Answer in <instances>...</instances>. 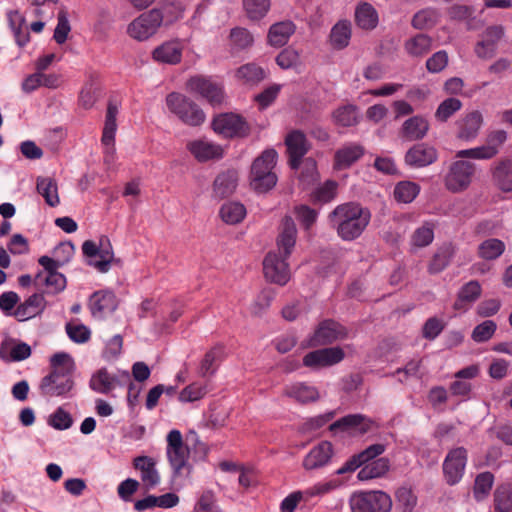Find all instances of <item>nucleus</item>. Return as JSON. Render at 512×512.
<instances>
[{
  "label": "nucleus",
  "instance_id": "1",
  "mask_svg": "<svg viewBox=\"0 0 512 512\" xmlns=\"http://www.w3.org/2000/svg\"><path fill=\"white\" fill-rule=\"evenodd\" d=\"M371 219L369 209L355 202H347L336 206L328 215L329 225L344 241L359 238Z\"/></svg>",
  "mask_w": 512,
  "mask_h": 512
},
{
  "label": "nucleus",
  "instance_id": "2",
  "mask_svg": "<svg viewBox=\"0 0 512 512\" xmlns=\"http://www.w3.org/2000/svg\"><path fill=\"white\" fill-rule=\"evenodd\" d=\"M50 367L49 374L39 383L40 394L45 398L67 397L74 387L72 357L65 352L55 353L50 358Z\"/></svg>",
  "mask_w": 512,
  "mask_h": 512
},
{
  "label": "nucleus",
  "instance_id": "3",
  "mask_svg": "<svg viewBox=\"0 0 512 512\" xmlns=\"http://www.w3.org/2000/svg\"><path fill=\"white\" fill-rule=\"evenodd\" d=\"M166 106L183 123L199 126L205 121V113L191 99L183 94L172 92L166 96Z\"/></svg>",
  "mask_w": 512,
  "mask_h": 512
},
{
  "label": "nucleus",
  "instance_id": "4",
  "mask_svg": "<svg viewBox=\"0 0 512 512\" xmlns=\"http://www.w3.org/2000/svg\"><path fill=\"white\" fill-rule=\"evenodd\" d=\"M392 499L381 490L354 492L349 499L352 512H390Z\"/></svg>",
  "mask_w": 512,
  "mask_h": 512
},
{
  "label": "nucleus",
  "instance_id": "5",
  "mask_svg": "<svg viewBox=\"0 0 512 512\" xmlns=\"http://www.w3.org/2000/svg\"><path fill=\"white\" fill-rule=\"evenodd\" d=\"M186 90L199 95L213 107L220 106L225 101L223 85L211 77L203 75L190 77L186 82Z\"/></svg>",
  "mask_w": 512,
  "mask_h": 512
},
{
  "label": "nucleus",
  "instance_id": "6",
  "mask_svg": "<svg viewBox=\"0 0 512 512\" xmlns=\"http://www.w3.org/2000/svg\"><path fill=\"white\" fill-rule=\"evenodd\" d=\"M166 456L175 476L182 475L188 468L190 450L184 444L182 434L179 430H171L167 436Z\"/></svg>",
  "mask_w": 512,
  "mask_h": 512
},
{
  "label": "nucleus",
  "instance_id": "7",
  "mask_svg": "<svg viewBox=\"0 0 512 512\" xmlns=\"http://www.w3.org/2000/svg\"><path fill=\"white\" fill-rule=\"evenodd\" d=\"M164 20L163 13L158 9H152L142 13L127 27L130 37L138 41L147 40L154 35Z\"/></svg>",
  "mask_w": 512,
  "mask_h": 512
},
{
  "label": "nucleus",
  "instance_id": "8",
  "mask_svg": "<svg viewBox=\"0 0 512 512\" xmlns=\"http://www.w3.org/2000/svg\"><path fill=\"white\" fill-rule=\"evenodd\" d=\"M273 162H253L249 176V183L256 193H266L275 187L277 176L273 171Z\"/></svg>",
  "mask_w": 512,
  "mask_h": 512
},
{
  "label": "nucleus",
  "instance_id": "9",
  "mask_svg": "<svg viewBox=\"0 0 512 512\" xmlns=\"http://www.w3.org/2000/svg\"><path fill=\"white\" fill-rule=\"evenodd\" d=\"M288 257L275 251L269 252L263 261L264 275L270 282L285 285L290 280V270L286 262Z\"/></svg>",
  "mask_w": 512,
  "mask_h": 512
},
{
  "label": "nucleus",
  "instance_id": "10",
  "mask_svg": "<svg viewBox=\"0 0 512 512\" xmlns=\"http://www.w3.org/2000/svg\"><path fill=\"white\" fill-rule=\"evenodd\" d=\"M507 133L504 130L492 132L487 139V143L481 147L459 150L456 153L458 158H467L469 160L490 159L494 157L499 147L506 141Z\"/></svg>",
  "mask_w": 512,
  "mask_h": 512
},
{
  "label": "nucleus",
  "instance_id": "11",
  "mask_svg": "<svg viewBox=\"0 0 512 512\" xmlns=\"http://www.w3.org/2000/svg\"><path fill=\"white\" fill-rule=\"evenodd\" d=\"M212 126L215 132L225 137H242L249 133V125L243 117L234 113L220 114L214 118Z\"/></svg>",
  "mask_w": 512,
  "mask_h": 512
},
{
  "label": "nucleus",
  "instance_id": "12",
  "mask_svg": "<svg viewBox=\"0 0 512 512\" xmlns=\"http://www.w3.org/2000/svg\"><path fill=\"white\" fill-rule=\"evenodd\" d=\"M347 337L348 330L344 326L333 320H324L319 323L308 344L311 347L323 346Z\"/></svg>",
  "mask_w": 512,
  "mask_h": 512
},
{
  "label": "nucleus",
  "instance_id": "13",
  "mask_svg": "<svg viewBox=\"0 0 512 512\" xmlns=\"http://www.w3.org/2000/svg\"><path fill=\"white\" fill-rule=\"evenodd\" d=\"M344 351L340 347H329L311 351L303 357V365L311 369L328 367L344 359Z\"/></svg>",
  "mask_w": 512,
  "mask_h": 512
},
{
  "label": "nucleus",
  "instance_id": "14",
  "mask_svg": "<svg viewBox=\"0 0 512 512\" xmlns=\"http://www.w3.org/2000/svg\"><path fill=\"white\" fill-rule=\"evenodd\" d=\"M467 462V451L463 447L451 450L443 463L446 482L450 485L458 483L464 473Z\"/></svg>",
  "mask_w": 512,
  "mask_h": 512
},
{
  "label": "nucleus",
  "instance_id": "15",
  "mask_svg": "<svg viewBox=\"0 0 512 512\" xmlns=\"http://www.w3.org/2000/svg\"><path fill=\"white\" fill-rule=\"evenodd\" d=\"M334 448L331 442L321 441L305 455L302 466L306 471L321 469L331 462Z\"/></svg>",
  "mask_w": 512,
  "mask_h": 512
},
{
  "label": "nucleus",
  "instance_id": "16",
  "mask_svg": "<svg viewBox=\"0 0 512 512\" xmlns=\"http://www.w3.org/2000/svg\"><path fill=\"white\" fill-rule=\"evenodd\" d=\"M374 426V421L362 414H350L340 418L329 426L331 432L338 430L353 435H363Z\"/></svg>",
  "mask_w": 512,
  "mask_h": 512
},
{
  "label": "nucleus",
  "instance_id": "17",
  "mask_svg": "<svg viewBox=\"0 0 512 512\" xmlns=\"http://www.w3.org/2000/svg\"><path fill=\"white\" fill-rule=\"evenodd\" d=\"M473 173L471 162H453L445 179L446 187L453 192L467 188Z\"/></svg>",
  "mask_w": 512,
  "mask_h": 512
},
{
  "label": "nucleus",
  "instance_id": "18",
  "mask_svg": "<svg viewBox=\"0 0 512 512\" xmlns=\"http://www.w3.org/2000/svg\"><path fill=\"white\" fill-rule=\"evenodd\" d=\"M387 449V445L384 443H375L361 452L353 455L351 458H349L342 467L336 470V475H343L345 473L353 472L356 469L360 468L364 464L368 463L369 461L375 459L376 457H379L382 455Z\"/></svg>",
  "mask_w": 512,
  "mask_h": 512
},
{
  "label": "nucleus",
  "instance_id": "19",
  "mask_svg": "<svg viewBox=\"0 0 512 512\" xmlns=\"http://www.w3.org/2000/svg\"><path fill=\"white\" fill-rule=\"evenodd\" d=\"M134 468L139 471L141 481L147 490L159 485L161 477L156 468V461L149 456H138L133 459Z\"/></svg>",
  "mask_w": 512,
  "mask_h": 512
},
{
  "label": "nucleus",
  "instance_id": "20",
  "mask_svg": "<svg viewBox=\"0 0 512 512\" xmlns=\"http://www.w3.org/2000/svg\"><path fill=\"white\" fill-rule=\"evenodd\" d=\"M117 299L111 291H97L89 301V308L96 318H103L105 315L112 313L117 308Z\"/></svg>",
  "mask_w": 512,
  "mask_h": 512
},
{
  "label": "nucleus",
  "instance_id": "21",
  "mask_svg": "<svg viewBox=\"0 0 512 512\" xmlns=\"http://www.w3.org/2000/svg\"><path fill=\"white\" fill-rule=\"evenodd\" d=\"M429 128V122L424 116L415 115L403 122L400 136L408 141L422 140L427 135Z\"/></svg>",
  "mask_w": 512,
  "mask_h": 512
},
{
  "label": "nucleus",
  "instance_id": "22",
  "mask_svg": "<svg viewBox=\"0 0 512 512\" xmlns=\"http://www.w3.org/2000/svg\"><path fill=\"white\" fill-rule=\"evenodd\" d=\"M481 293L482 288L477 280H471L465 283L457 293L453 308L458 311L466 312L480 298Z\"/></svg>",
  "mask_w": 512,
  "mask_h": 512
},
{
  "label": "nucleus",
  "instance_id": "23",
  "mask_svg": "<svg viewBox=\"0 0 512 512\" xmlns=\"http://www.w3.org/2000/svg\"><path fill=\"white\" fill-rule=\"evenodd\" d=\"M225 358V347L221 344L213 346L200 361L198 375L203 378L213 376Z\"/></svg>",
  "mask_w": 512,
  "mask_h": 512
},
{
  "label": "nucleus",
  "instance_id": "24",
  "mask_svg": "<svg viewBox=\"0 0 512 512\" xmlns=\"http://www.w3.org/2000/svg\"><path fill=\"white\" fill-rule=\"evenodd\" d=\"M187 148L197 160H214L223 157V148L208 139L191 141Z\"/></svg>",
  "mask_w": 512,
  "mask_h": 512
},
{
  "label": "nucleus",
  "instance_id": "25",
  "mask_svg": "<svg viewBox=\"0 0 512 512\" xmlns=\"http://www.w3.org/2000/svg\"><path fill=\"white\" fill-rule=\"evenodd\" d=\"M31 347L22 341L10 339L0 346V359L6 362H20L31 356Z\"/></svg>",
  "mask_w": 512,
  "mask_h": 512
},
{
  "label": "nucleus",
  "instance_id": "26",
  "mask_svg": "<svg viewBox=\"0 0 512 512\" xmlns=\"http://www.w3.org/2000/svg\"><path fill=\"white\" fill-rule=\"evenodd\" d=\"M285 146L289 160H301L310 149L306 135L300 130H293L286 135Z\"/></svg>",
  "mask_w": 512,
  "mask_h": 512
},
{
  "label": "nucleus",
  "instance_id": "27",
  "mask_svg": "<svg viewBox=\"0 0 512 512\" xmlns=\"http://www.w3.org/2000/svg\"><path fill=\"white\" fill-rule=\"evenodd\" d=\"M483 124V117L481 112L479 111H472L468 114H466L462 119H460L457 122L458 126V133L457 137L470 141L479 133V130Z\"/></svg>",
  "mask_w": 512,
  "mask_h": 512
},
{
  "label": "nucleus",
  "instance_id": "28",
  "mask_svg": "<svg viewBox=\"0 0 512 512\" xmlns=\"http://www.w3.org/2000/svg\"><path fill=\"white\" fill-rule=\"evenodd\" d=\"M45 308V299L41 294H33L17 306L13 315L20 322L27 321L39 315Z\"/></svg>",
  "mask_w": 512,
  "mask_h": 512
},
{
  "label": "nucleus",
  "instance_id": "29",
  "mask_svg": "<svg viewBox=\"0 0 512 512\" xmlns=\"http://www.w3.org/2000/svg\"><path fill=\"white\" fill-rule=\"evenodd\" d=\"M297 229L291 217H285L282 221L281 232L277 238V253L289 257L296 243Z\"/></svg>",
  "mask_w": 512,
  "mask_h": 512
},
{
  "label": "nucleus",
  "instance_id": "30",
  "mask_svg": "<svg viewBox=\"0 0 512 512\" xmlns=\"http://www.w3.org/2000/svg\"><path fill=\"white\" fill-rule=\"evenodd\" d=\"M238 185V173L236 170H227L220 173L213 183V196L223 199L232 195Z\"/></svg>",
  "mask_w": 512,
  "mask_h": 512
},
{
  "label": "nucleus",
  "instance_id": "31",
  "mask_svg": "<svg viewBox=\"0 0 512 512\" xmlns=\"http://www.w3.org/2000/svg\"><path fill=\"white\" fill-rule=\"evenodd\" d=\"M183 47L178 41L165 42L153 51V58L165 64H177L181 61Z\"/></svg>",
  "mask_w": 512,
  "mask_h": 512
},
{
  "label": "nucleus",
  "instance_id": "32",
  "mask_svg": "<svg viewBox=\"0 0 512 512\" xmlns=\"http://www.w3.org/2000/svg\"><path fill=\"white\" fill-rule=\"evenodd\" d=\"M390 470V460L386 457H376L364 464L357 474L360 481H367L375 478H381Z\"/></svg>",
  "mask_w": 512,
  "mask_h": 512
},
{
  "label": "nucleus",
  "instance_id": "33",
  "mask_svg": "<svg viewBox=\"0 0 512 512\" xmlns=\"http://www.w3.org/2000/svg\"><path fill=\"white\" fill-rule=\"evenodd\" d=\"M7 18L17 45L25 46L30 40L25 17L18 10H12L7 13Z\"/></svg>",
  "mask_w": 512,
  "mask_h": 512
},
{
  "label": "nucleus",
  "instance_id": "34",
  "mask_svg": "<svg viewBox=\"0 0 512 512\" xmlns=\"http://www.w3.org/2000/svg\"><path fill=\"white\" fill-rule=\"evenodd\" d=\"M433 40L427 34H417L404 43L405 52L413 58H422L432 49Z\"/></svg>",
  "mask_w": 512,
  "mask_h": 512
},
{
  "label": "nucleus",
  "instance_id": "35",
  "mask_svg": "<svg viewBox=\"0 0 512 512\" xmlns=\"http://www.w3.org/2000/svg\"><path fill=\"white\" fill-rule=\"evenodd\" d=\"M118 108L116 105L110 103L107 108L105 124L103 128L102 144L107 153H112L114 150V140L117 130L116 116Z\"/></svg>",
  "mask_w": 512,
  "mask_h": 512
},
{
  "label": "nucleus",
  "instance_id": "36",
  "mask_svg": "<svg viewBox=\"0 0 512 512\" xmlns=\"http://www.w3.org/2000/svg\"><path fill=\"white\" fill-rule=\"evenodd\" d=\"M235 76L245 85L256 86L267 77V72L255 63H247L236 70Z\"/></svg>",
  "mask_w": 512,
  "mask_h": 512
},
{
  "label": "nucleus",
  "instance_id": "37",
  "mask_svg": "<svg viewBox=\"0 0 512 512\" xmlns=\"http://www.w3.org/2000/svg\"><path fill=\"white\" fill-rule=\"evenodd\" d=\"M294 32L295 25L291 21L275 23L269 29L268 42L275 47L284 46Z\"/></svg>",
  "mask_w": 512,
  "mask_h": 512
},
{
  "label": "nucleus",
  "instance_id": "38",
  "mask_svg": "<svg viewBox=\"0 0 512 512\" xmlns=\"http://www.w3.org/2000/svg\"><path fill=\"white\" fill-rule=\"evenodd\" d=\"M290 166L304 188L310 187L319 180L316 162H290Z\"/></svg>",
  "mask_w": 512,
  "mask_h": 512
},
{
  "label": "nucleus",
  "instance_id": "39",
  "mask_svg": "<svg viewBox=\"0 0 512 512\" xmlns=\"http://www.w3.org/2000/svg\"><path fill=\"white\" fill-rule=\"evenodd\" d=\"M285 394L300 403L316 401L319 398V392L314 386L305 383H294L286 386Z\"/></svg>",
  "mask_w": 512,
  "mask_h": 512
},
{
  "label": "nucleus",
  "instance_id": "40",
  "mask_svg": "<svg viewBox=\"0 0 512 512\" xmlns=\"http://www.w3.org/2000/svg\"><path fill=\"white\" fill-rule=\"evenodd\" d=\"M35 284L38 287L45 286L46 292L55 294L63 291L66 287V278L59 272L43 275L38 273L35 277Z\"/></svg>",
  "mask_w": 512,
  "mask_h": 512
},
{
  "label": "nucleus",
  "instance_id": "41",
  "mask_svg": "<svg viewBox=\"0 0 512 512\" xmlns=\"http://www.w3.org/2000/svg\"><path fill=\"white\" fill-rule=\"evenodd\" d=\"M97 256L100 258L96 261H90L89 264L94 266L99 272L106 273L109 271L111 263L114 261L112 245L108 238L102 237L99 241V252Z\"/></svg>",
  "mask_w": 512,
  "mask_h": 512
},
{
  "label": "nucleus",
  "instance_id": "42",
  "mask_svg": "<svg viewBox=\"0 0 512 512\" xmlns=\"http://www.w3.org/2000/svg\"><path fill=\"white\" fill-rule=\"evenodd\" d=\"M355 19L359 27L370 30L378 24V13L371 4L364 2L357 6Z\"/></svg>",
  "mask_w": 512,
  "mask_h": 512
},
{
  "label": "nucleus",
  "instance_id": "43",
  "mask_svg": "<svg viewBox=\"0 0 512 512\" xmlns=\"http://www.w3.org/2000/svg\"><path fill=\"white\" fill-rule=\"evenodd\" d=\"M351 39V24L348 21H339L330 32V43L334 49H343L348 46Z\"/></svg>",
  "mask_w": 512,
  "mask_h": 512
},
{
  "label": "nucleus",
  "instance_id": "44",
  "mask_svg": "<svg viewBox=\"0 0 512 512\" xmlns=\"http://www.w3.org/2000/svg\"><path fill=\"white\" fill-rule=\"evenodd\" d=\"M116 383L117 379L102 368L92 375L89 386L98 393L107 394L115 388Z\"/></svg>",
  "mask_w": 512,
  "mask_h": 512
},
{
  "label": "nucleus",
  "instance_id": "45",
  "mask_svg": "<svg viewBox=\"0 0 512 512\" xmlns=\"http://www.w3.org/2000/svg\"><path fill=\"white\" fill-rule=\"evenodd\" d=\"M221 219L230 225L240 223L246 216V208L240 202H227L220 208Z\"/></svg>",
  "mask_w": 512,
  "mask_h": 512
},
{
  "label": "nucleus",
  "instance_id": "46",
  "mask_svg": "<svg viewBox=\"0 0 512 512\" xmlns=\"http://www.w3.org/2000/svg\"><path fill=\"white\" fill-rule=\"evenodd\" d=\"M243 10L252 21L263 19L269 12L271 0H242Z\"/></svg>",
  "mask_w": 512,
  "mask_h": 512
},
{
  "label": "nucleus",
  "instance_id": "47",
  "mask_svg": "<svg viewBox=\"0 0 512 512\" xmlns=\"http://www.w3.org/2000/svg\"><path fill=\"white\" fill-rule=\"evenodd\" d=\"M37 190L43 196L45 202L55 207L59 204L58 188L56 182L52 178L40 177L37 179Z\"/></svg>",
  "mask_w": 512,
  "mask_h": 512
},
{
  "label": "nucleus",
  "instance_id": "48",
  "mask_svg": "<svg viewBox=\"0 0 512 512\" xmlns=\"http://www.w3.org/2000/svg\"><path fill=\"white\" fill-rule=\"evenodd\" d=\"M505 251V244L497 238H489L478 246V255L485 260H495Z\"/></svg>",
  "mask_w": 512,
  "mask_h": 512
},
{
  "label": "nucleus",
  "instance_id": "49",
  "mask_svg": "<svg viewBox=\"0 0 512 512\" xmlns=\"http://www.w3.org/2000/svg\"><path fill=\"white\" fill-rule=\"evenodd\" d=\"M453 254L454 249L451 245H445L439 248L428 266L429 273L437 274L443 271L449 265Z\"/></svg>",
  "mask_w": 512,
  "mask_h": 512
},
{
  "label": "nucleus",
  "instance_id": "50",
  "mask_svg": "<svg viewBox=\"0 0 512 512\" xmlns=\"http://www.w3.org/2000/svg\"><path fill=\"white\" fill-rule=\"evenodd\" d=\"M434 239V225L431 222H425L418 227L411 236V245L417 248L426 247Z\"/></svg>",
  "mask_w": 512,
  "mask_h": 512
},
{
  "label": "nucleus",
  "instance_id": "51",
  "mask_svg": "<svg viewBox=\"0 0 512 512\" xmlns=\"http://www.w3.org/2000/svg\"><path fill=\"white\" fill-rule=\"evenodd\" d=\"M396 507L400 512H413L417 505V496L412 489L400 487L395 492Z\"/></svg>",
  "mask_w": 512,
  "mask_h": 512
},
{
  "label": "nucleus",
  "instance_id": "52",
  "mask_svg": "<svg viewBox=\"0 0 512 512\" xmlns=\"http://www.w3.org/2000/svg\"><path fill=\"white\" fill-rule=\"evenodd\" d=\"M494 179L498 187L509 192L512 190V162H500L494 171Z\"/></svg>",
  "mask_w": 512,
  "mask_h": 512
},
{
  "label": "nucleus",
  "instance_id": "53",
  "mask_svg": "<svg viewBox=\"0 0 512 512\" xmlns=\"http://www.w3.org/2000/svg\"><path fill=\"white\" fill-rule=\"evenodd\" d=\"M462 108V102L454 97L442 101L435 111V119L440 122H446L451 116Z\"/></svg>",
  "mask_w": 512,
  "mask_h": 512
},
{
  "label": "nucleus",
  "instance_id": "54",
  "mask_svg": "<svg viewBox=\"0 0 512 512\" xmlns=\"http://www.w3.org/2000/svg\"><path fill=\"white\" fill-rule=\"evenodd\" d=\"M340 484V481L336 479L315 483L313 486L304 490L306 495V502L310 501L314 497H323L331 493L332 491L336 490Z\"/></svg>",
  "mask_w": 512,
  "mask_h": 512
},
{
  "label": "nucleus",
  "instance_id": "55",
  "mask_svg": "<svg viewBox=\"0 0 512 512\" xmlns=\"http://www.w3.org/2000/svg\"><path fill=\"white\" fill-rule=\"evenodd\" d=\"M494 503L496 512H512V489L509 485L497 487Z\"/></svg>",
  "mask_w": 512,
  "mask_h": 512
},
{
  "label": "nucleus",
  "instance_id": "56",
  "mask_svg": "<svg viewBox=\"0 0 512 512\" xmlns=\"http://www.w3.org/2000/svg\"><path fill=\"white\" fill-rule=\"evenodd\" d=\"M419 193V187L409 181L400 182L394 189V198L400 203H411Z\"/></svg>",
  "mask_w": 512,
  "mask_h": 512
},
{
  "label": "nucleus",
  "instance_id": "57",
  "mask_svg": "<svg viewBox=\"0 0 512 512\" xmlns=\"http://www.w3.org/2000/svg\"><path fill=\"white\" fill-rule=\"evenodd\" d=\"M438 19L435 9L425 8L418 11L412 18L411 24L415 29H427L432 27Z\"/></svg>",
  "mask_w": 512,
  "mask_h": 512
},
{
  "label": "nucleus",
  "instance_id": "58",
  "mask_svg": "<svg viewBox=\"0 0 512 512\" xmlns=\"http://www.w3.org/2000/svg\"><path fill=\"white\" fill-rule=\"evenodd\" d=\"M436 149L425 143L414 145L406 153L405 160H436Z\"/></svg>",
  "mask_w": 512,
  "mask_h": 512
},
{
  "label": "nucleus",
  "instance_id": "59",
  "mask_svg": "<svg viewBox=\"0 0 512 512\" xmlns=\"http://www.w3.org/2000/svg\"><path fill=\"white\" fill-rule=\"evenodd\" d=\"M335 122L341 126H353L358 122V111L353 105H346L338 108L333 113Z\"/></svg>",
  "mask_w": 512,
  "mask_h": 512
},
{
  "label": "nucleus",
  "instance_id": "60",
  "mask_svg": "<svg viewBox=\"0 0 512 512\" xmlns=\"http://www.w3.org/2000/svg\"><path fill=\"white\" fill-rule=\"evenodd\" d=\"M230 41L234 49L243 50L253 44L254 38L246 28L236 27L230 32Z\"/></svg>",
  "mask_w": 512,
  "mask_h": 512
},
{
  "label": "nucleus",
  "instance_id": "61",
  "mask_svg": "<svg viewBox=\"0 0 512 512\" xmlns=\"http://www.w3.org/2000/svg\"><path fill=\"white\" fill-rule=\"evenodd\" d=\"M336 190L337 183L335 181L328 180L313 191L311 195L312 201L316 203L330 202L336 196Z\"/></svg>",
  "mask_w": 512,
  "mask_h": 512
},
{
  "label": "nucleus",
  "instance_id": "62",
  "mask_svg": "<svg viewBox=\"0 0 512 512\" xmlns=\"http://www.w3.org/2000/svg\"><path fill=\"white\" fill-rule=\"evenodd\" d=\"M281 89L282 85L272 84L264 89L261 93L257 94L254 97V101L257 103L259 109L264 110L269 107L276 100Z\"/></svg>",
  "mask_w": 512,
  "mask_h": 512
},
{
  "label": "nucleus",
  "instance_id": "63",
  "mask_svg": "<svg viewBox=\"0 0 512 512\" xmlns=\"http://www.w3.org/2000/svg\"><path fill=\"white\" fill-rule=\"evenodd\" d=\"M65 328L67 335L75 343H85L90 339L91 332L84 324L72 321Z\"/></svg>",
  "mask_w": 512,
  "mask_h": 512
},
{
  "label": "nucleus",
  "instance_id": "64",
  "mask_svg": "<svg viewBox=\"0 0 512 512\" xmlns=\"http://www.w3.org/2000/svg\"><path fill=\"white\" fill-rule=\"evenodd\" d=\"M497 325L493 320H486L477 325L472 331V339L477 343L486 342L492 338Z\"/></svg>",
  "mask_w": 512,
  "mask_h": 512
}]
</instances>
